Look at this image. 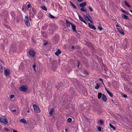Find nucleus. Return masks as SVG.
Here are the masks:
<instances>
[{
  "mask_svg": "<svg viewBox=\"0 0 132 132\" xmlns=\"http://www.w3.org/2000/svg\"><path fill=\"white\" fill-rule=\"evenodd\" d=\"M125 90L128 93L132 94V89L130 87V86L125 85L124 86Z\"/></svg>",
  "mask_w": 132,
  "mask_h": 132,
  "instance_id": "f257e3e1",
  "label": "nucleus"
},
{
  "mask_svg": "<svg viewBox=\"0 0 132 132\" xmlns=\"http://www.w3.org/2000/svg\"><path fill=\"white\" fill-rule=\"evenodd\" d=\"M0 120L1 122L4 124H6L8 123V120L5 116H1L0 118Z\"/></svg>",
  "mask_w": 132,
  "mask_h": 132,
  "instance_id": "f03ea898",
  "label": "nucleus"
},
{
  "mask_svg": "<svg viewBox=\"0 0 132 132\" xmlns=\"http://www.w3.org/2000/svg\"><path fill=\"white\" fill-rule=\"evenodd\" d=\"M28 54L32 58H33L35 56L36 53L35 51L32 49H31L28 51Z\"/></svg>",
  "mask_w": 132,
  "mask_h": 132,
  "instance_id": "7ed1b4c3",
  "label": "nucleus"
},
{
  "mask_svg": "<svg viewBox=\"0 0 132 132\" xmlns=\"http://www.w3.org/2000/svg\"><path fill=\"white\" fill-rule=\"evenodd\" d=\"M16 46L15 45H13L11 46L10 49L9 53L10 54H12L13 53H14L16 51Z\"/></svg>",
  "mask_w": 132,
  "mask_h": 132,
  "instance_id": "20e7f679",
  "label": "nucleus"
},
{
  "mask_svg": "<svg viewBox=\"0 0 132 132\" xmlns=\"http://www.w3.org/2000/svg\"><path fill=\"white\" fill-rule=\"evenodd\" d=\"M10 14L11 17L10 18V20L11 22H13L15 19V14L14 12H11Z\"/></svg>",
  "mask_w": 132,
  "mask_h": 132,
  "instance_id": "39448f33",
  "label": "nucleus"
},
{
  "mask_svg": "<svg viewBox=\"0 0 132 132\" xmlns=\"http://www.w3.org/2000/svg\"><path fill=\"white\" fill-rule=\"evenodd\" d=\"M34 109V111L36 113H39L40 111V110L39 107L35 104H34L33 105Z\"/></svg>",
  "mask_w": 132,
  "mask_h": 132,
  "instance_id": "423d86ee",
  "label": "nucleus"
},
{
  "mask_svg": "<svg viewBox=\"0 0 132 132\" xmlns=\"http://www.w3.org/2000/svg\"><path fill=\"white\" fill-rule=\"evenodd\" d=\"M24 21L26 25L27 26H29L30 24L27 16H26L24 18Z\"/></svg>",
  "mask_w": 132,
  "mask_h": 132,
  "instance_id": "0eeeda50",
  "label": "nucleus"
},
{
  "mask_svg": "<svg viewBox=\"0 0 132 132\" xmlns=\"http://www.w3.org/2000/svg\"><path fill=\"white\" fill-rule=\"evenodd\" d=\"M28 88L27 86H24L23 85L20 87L19 88L20 90L24 92H26Z\"/></svg>",
  "mask_w": 132,
  "mask_h": 132,
  "instance_id": "6e6552de",
  "label": "nucleus"
},
{
  "mask_svg": "<svg viewBox=\"0 0 132 132\" xmlns=\"http://www.w3.org/2000/svg\"><path fill=\"white\" fill-rule=\"evenodd\" d=\"M84 17L85 19H87L88 20L90 21L91 23H93V21L91 20V18L89 15L86 14V15H84Z\"/></svg>",
  "mask_w": 132,
  "mask_h": 132,
  "instance_id": "1a4fd4ad",
  "label": "nucleus"
},
{
  "mask_svg": "<svg viewBox=\"0 0 132 132\" xmlns=\"http://www.w3.org/2000/svg\"><path fill=\"white\" fill-rule=\"evenodd\" d=\"M10 73V71L9 69H4V74L6 76H7L9 75Z\"/></svg>",
  "mask_w": 132,
  "mask_h": 132,
  "instance_id": "9d476101",
  "label": "nucleus"
},
{
  "mask_svg": "<svg viewBox=\"0 0 132 132\" xmlns=\"http://www.w3.org/2000/svg\"><path fill=\"white\" fill-rule=\"evenodd\" d=\"M121 75L122 77H123V78H128V79H127V80H129L130 79V78L129 77H128L126 75V74H125L124 73H121Z\"/></svg>",
  "mask_w": 132,
  "mask_h": 132,
  "instance_id": "9b49d317",
  "label": "nucleus"
},
{
  "mask_svg": "<svg viewBox=\"0 0 132 132\" xmlns=\"http://www.w3.org/2000/svg\"><path fill=\"white\" fill-rule=\"evenodd\" d=\"M78 16L79 19L80 20L84 22L86 24H87L86 22L82 18L81 16H80L79 14L78 15Z\"/></svg>",
  "mask_w": 132,
  "mask_h": 132,
  "instance_id": "f8f14e48",
  "label": "nucleus"
},
{
  "mask_svg": "<svg viewBox=\"0 0 132 132\" xmlns=\"http://www.w3.org/2000/svg\"><path fill=\"white\" fill-rule=\"evenodd\" d=\"M71 26L72 30L74 32H76V27L75 25L73 24H71Z\"/></svg>",
  "mask_w": 132,
  "mask_h": 132,
  "instance_id": "ddd939ff",
  "label": "nucleus"
},
{
  "mask_svg": "<svg viewBox=\"0 0 132 132\" xmlns=\"http://www.w3.org/2000/svg\"><path fill=\"white\" fill-rule=\"evenodd\" d=\"M117 29L118 30L119 32L121 34H124V32L123 30L120 28H117Z\"/></svg>",
  "mask_w": 132,
  "mask_h": 132,
  "instance_id": "4468645a",
  "label": "nucleus"
},
{
  "mask_svg": "<svg viewBox=\"0 0 132 132\" xmlns=\"http://www.w3.org/2000/svg\"><path fill=\"white\" fill-rule=\"evenodd\" d=\"M102 99L103 101L104 102H106V97L105 95L104 94H103L102 96Z\"/></svg>",
  "mask_w": 132,
  "mask_h": 132,
  "instance_id": "2eb2a0df",
  "label": "nucleus"
},
{
  "mask_svg": "<svg viewBox=\"0 0 132 132\" xmlns=\"http://www.w3.org/2000/svg\"><path fill=\"white\" fill-rule=\"evenodd\" d=\"M88 25H89V27L92 29H94L95 30L96 29V28L95 27L94 25L92 24H91L90 23H88Z\"/></svg>",
  "mask_w": 132,
  "mask_h": 132,
  "instance_id": "dca6fc26",
  "label": "nucleus"
},
{
  "mask_svg": "<svg viewBox=\"0 0 132 132\" xmlns=\"http://www.w3.org/2000/svg\"><path fill=\"white\" fill-rule=\"evenodd\" d=\"M19 121L24 124H27V122L26 120L24 119H21Z\"/></svg>",
  "mask_w": 132,
  "mask_h": 132,
  "instance_id": "f3484780",
  "label": "nucleus"
},
{
  "mask_svg": "<svg viewBox=\"0 0 132 132\" xmlns=\"http://www.w3.org/2000/svg\"><path fill=\"white\" fill-rule=\"evenodd\" d=\"M86 5V2H84L82 3H81L79 4V6L81 7H83L85 6Z\"/></svg>",
  "mask_w": 132,
  "mask_h": 132,
  "instance_id": "a211bd4d",
  "label": "nucleus"
},
{
  "mask_svg": "<svg viewBox=\"0 0 132 132\" xmlns=\"http://www.w3.org/2000/svg\"><path fill=\"white\" fill-rule=\"evenodd\" d=\"M66 23L67 24V26L68 27H70V24L71 25L72 23L68 21L67 20H66Z\"/></svg>",
  "mask_w": 132,
  "mask_h": 132,
  "instance_id": "6ab92c4d",
  "label": "nucleus"
},
{
  "mask_svg": "<svg viewBox=\"0 0 132 132\" xmlns=\"http://www.w3.org/2000/svg\"><path fill=\"white\" fill-rule=\"evenodd\" d=\"M61 53V52L60 50L58 49L57 50V51L55 53V54L56 55L58 56L59 54H60Z\"/></svg>",
  "mask_w": 132,
  "mask_h": 132,
  "instance_id": "aec40b11",
  "label": "nucleus"
},
{
  "mask_svg": "<svg viewBox=\"0 0 132 132\" xmlns=\"http://www.w3.org/2000/svg\"><path fill=\"white\" fill-rule=\"evenodd\" d=\"M54 111V109L53 108L51 109L50 112V116H52L53 114V112Z\"/></svg>",
  "mask_w": 132,
  "mask_h": 132,
  "instance_id": "412c9836",
  "label": "nucleus"
},
{
  "mask_svg": "<svg viewBox=\"0 0 132 132\" xmlns=\"http://www.w3.org/2000/svg\"><path fill=\"white\" fill-rule=\"evenodd\" d=\"M98 123L99 125H102L104 124L103 121L101 120H99L98 122Z\"/></svg>",
  "mask_w": 132,
  "mask_h": 132,
  "instance_id": "4be33fe9",
  "label": "nucleus"
},
{
  "mask_svg": "<svg viewBox=\"0 0 132 132\" xmlns=\"http://www.w3.org/2000/svg\"><path fill=\"white\" fill-rule=\"evenodd\" d=\"M47 26H48L47 24L46 23L43 26L42 28L43 29H45L47 28Z\"/></svg>",
  "mask_w": 132,
  "mask_h": 132,
  "instance_id": "5701e85b",
  "label": "nucleus"
},
{
  "mask_svg": "<svg viewBox=\"0 0 132 132\" xmlns=\"http://www.w3.org/2000/svg\"><path fill=\"white\" fill-rule=\"evenodd\" d=\"M102 94L101 93H99L98 94V99H100L101 97Z\"/></svg>",
  "mask_w": 132,
  "mask_h": 132,
  "instance_id": "b1692460",
  "label": "nucleus"
},
{
  "mask_svg": "<svg viewBox=\"0 0 132 132\" xmlns=\"http://www.w3.org/2000/svg\"><path fill=\"white\" fill-rule=\"evenodd\" d=\"M27 4L26 7L27 9H29L31 7V6L29 2H27Z\"/></svg>",
  "mask_w": 132,
  "mask_h": 132,
  "instance_id": "393cba45",
  "label": "nucleus"
},
{
  "mask_svg": "<svg viewBox=\"0 0 132 132\" xmlns=\"http://www.w3.org/2000/svg\"><path fill=\"white\" fill-rule=\"evenodd\" d=\"M122 17L123 18L126 19H127L128 18V16L124 14H123L122 15Z\"/></svg>",
  "mask_w": 132,
  "mask_h": 132,
  "instance_id": "a878e982",
  "label": "nucleus"
},
{
  "mask_svg": "<svg viewBox=\"0 0 132 132\" xmlns=\"http://www.w3.org/2000/svg\"><path fill=\"white\" fill-rule=\"evenodd\" d=\"M70 4L73 7V8L75 9H76L77 8L71 2H70Z\"/></svg>",
  "mask_w": 132,
  "mask_h": 132,
  "instance_id": "bb28decb",
  "label": "nucleus"
},
{
  "mask_svg": "<svg viewBox=\"0 0 132 132\" xmlns=\"http://www.w3.org/2000/svg\"><path fill=\"white\" fill-rule=\"evenodd\" d=\"M100 86V85L98 83L96 84V86L95 87V88L96 89H98Z\"/></svg>",
  "mask_w": 132,
  "mask_h": 132,
  "instance_id": "cd10ccee",
  "label": "nucleus"
},
{
  "mask_svg": "<svg viewBox=\"0 0 132 132\" xmlns=\"http://www.w3.org/2000/svg\"><path fill=\"white\" fill-rule=\"evenodd\" d=\"M42 9L43 10L45 11H46L47 10V9L46 7L45 6H42L41 7Z\"/></svg>",
  "mask_w": 132,
  "mask_h": 132,
  "instance_id": "c85d7f7f",
  "label": "nucleus"
},
{
  "mask_svg": "<svg viewBox=\"0 0 132 132\" xmlns=\"http://www.w3.org/2000/svg\"><path fill=\"white\" fill-rule=\"evenodd\" d=\"M42 34L43 36L45 37L46 38L47 37L46 34V32H42Z\"/></svg>",
  "mask_w": 132,
  "mask_h": 132,
  "instance_id": "c756f323",
  "label": "nucleus"
},
{
  "mask_svg": "<svg viewBox=\"0 0 132 132\" xmlns=\"http://www.w3.org/2000/svg\"><path fill=\"white\" fill-rule=\"evenodd\" d=\"M107 93L109 94V95H110V96L111 97H112L113 96V94H112L109 91H108Z\"/></svg>",
  "mask_w": 132,
  "mask_h": 132,
  "instance_id": "7c9ffc66",
  "label": "nucleus"
},
{
  "mask_svg": "<svg viewBox=\"0 0 132 132\" xmlns=\"http://www.w3.org/2000/svg\"><path fill=\"white\" fill-rule=\"evenodd\" d=\"M109 125L110 127L112 128L113 130H114L116 129V128L113 125H111V124H109Z\"/></svg>",
  "mask_w": 132,
  "mask_h": 132,
  "instance_id": "2f4dec72",
  "label": "nucleus"
},
{
  "mask_svg": "<svg viewBox=\"0 0 132 132\" xmlns=\"http://www.w3.org/2000/svg\"><path fill=\"white\" fill-rule=\"evenodd\" d=\"M97 130L99 131H100L101 130V127L100 126H99L97 127Z\"/></svg>",
  "mask_w": 132,
  "mask_h": 132,
  "instance_id": "473e14b6",
  "label": "nucleus"
},
{
  "mask_svg": "<svg viewBox=\"0 0 132 132\" xmlns=\"http://www.w3.org/2000/svg\"><path fill=\"white\" fill-rule=\"evenodd\" d=\"M124 3L128 7H130V6L129 5L128 3L126 1H125Z\"/></svg>",
  "mask_w": 132,
  "mask_h": 132,
  "instance_id": "72a5a7b5",
  "label": "nucleus"
},
{
  "mask_svg": "<svg viewBox=\"0 0 132 132\" xmlns=\"http://www.w3.org/2000/svg\"><path fill=\"white\" fill-rule=\"evenodd\" d=\"M49 17L50 18H52V19H53V18H55V17L54 16H53V15H51L50 14H49Z\"/></svg>",
  "mask_w": 132,
  "mask_h": 132,
  "instance_id": "f704fd0d",
  "label": "nucleus"
},
{
  "mask_svg": "<svg viewBox=\"0 0 132 132\" xmlns=\"http://www.w3.org/2000/svg\"><path fill=\"white\" fill-rule=\"evenodd\" d=\"M36 65L34 64L32 66V67L34 69V71L36 72Z\"/></svg>",
  "mask_w": 132,
  "mask_h": 132,
  "instance_id": "c9c22d12",
  "label": "nucleus"
},
{
  "mask_svg": "<svg viewBox=\"0 0 132 132\" xmlns=\"http://www.w3.org/2000/svg\"><path fill=\"white\" fill-rule=\"evenodd\" d=\"M72 119L71 118H69L67 119V121L68 122H71L72 121Z\"/></svg>",
  "mask_w": 132,
  "mask_h": 132,
  "instance_id": "e433bc0d",
  "label": "nucleus"
},
{
  "mask_svg": "<svg viewBox=\"0 0 132 132\" xmlns=\"http://www.w3.org/2000/svg\"><path fill=\"white\" fill-rule=\"evenodd\" d=\"M3 15L2 14H0V20H2V18Z\"/></svg>",
  "mask_w": 132,
  "mask_h": 132,
  "instance_id": "4c0bfd02",
  "label": "nucleus"
},
{
  "mask_svg": "<svg viewBox=\"0 0 132 132\" xmlns=\"http://www.w3.org/2000/svg\"><path fill=\"white\" fill-rule=\"evenodd\" d=\"M14 97V95H12L10 96V98L11 99H12Z\"/></svg>",
  "mask_w": 132,
  "mask_h": 132,
  "instance_id": "58836bf2",
  "label": "nucleus"
},
{
  "mask_svg": "<svg viewBox=\"0 0 132 132\" xmlns=\"http://www.w3.org/2000/svg\"><path fill=\"white\" fill-rule=\"evenodd\" d=\"M121 11L123 12L124 13H125L126 14H128V13H127V11H125V10H123L122 9Z\"/></svg>",
  "mask_w": 132,
  "mask_h": 132,
  "instance_id": "ea45409f",
  "label": "nucleus"
},
{
  "mask_svg": "<svg viewBox=\"0 0 132 132\" xmlns=\"http://www.w3.org/2000/svg\"><path fill=\"white\" fill-rule=\"evenodd\" d=\"M98 29L100 30H102L103 29V28L101 26H100L98 27Z\"/></svg>",
  "mask_w": 132,
  "mask_h": 132,
  "instance_id": "a19ab883",
  "label": "nucleus"
},
{
  "mask_svg": "<svg viewBox=\"0 0 132 132\" xmlns=\"http://www.w3.org/2000/svg\"><path fill=\"white\" fill-rule=\"evenodd\" d=\"M32 10L33 13H34V14H35L36 13V10L35 9L32 8Z\"/></svg>",
  "mask_w": 132,
  "mask_h": 132,
  "instance_id": "79ce46f5",
  "label": "nucleus"
},
{
  "mask_svg": "<svg viewBox=\"0 0 132 132\" xmlns=\"http://www.w3.org/2000/svg\"><path fill=\"white\" fill-rule=\"evenodd\" d=\"M86 9L85 8H83V7H82V8L81 9V11H83L85 12V11H86Z\"/></svg>",
  "mask_w": 132,
  "mask_h": 132,
  "instance_id": "37998d69",
  "label": "nucleus"
},
{
  "mask_svg": "<svg viewBox=\"0 0 132 132\" xmlns=\"http://www.w3.org/2000/svg\"><path fill=\"white\" fill-rule=\"evenodd\" d=\"M29 15L30 16L32 17H33L34 16V15L33 13L31 12H30Z\"/></svg>",
  "mask_w": 132,
  "mask_h": 132,
  "instance_id": "c03bdc74",
  "label": "nucleus"
},
{
  "mask_svg": "<svg viewBox=\"0 0 132 132\" xmlns=\"http://www.w3.org/2000/svg\"><path fill=\"white\" fill-rule=\"evenodd\" d=\"M3 13L4 14L6 15H7L8 14V12L6 11H4Z\"/></svg>",
  "mask_w": 132,
  "mask_h": 132,
  "instance_id": "a18cd8bd",
  "label": "nucleus"
},
{
  "mask_svg": "<svg viewBox=\"0 0 132 132\" xmlns=\"http://www.w3.org/2000/svg\"><path fill=\"white\" fill-rule=\"evenodd\" d=\"M99 80L100 81H101L102 82V83H103V84H104V83H103V79H102V78H100L99 79Z\"/></svg>",
  "mask_w": 132,
  "mask_h": 132,
  "instance_id": "49530a36",
  "label": "nucleus"
},
{
  "mask_svg": "<svg viewBox=\"0 0 132 132\" xmlns=\"http://www.w3.org/2000/svg\"><path fill=\"white\" fill-rule=\"evenodd\" d=\"M89 9L91 12H92L93 11V10L91 7H89Z\"/></svg>",
  "mask_w": 132,
  "mask_h": 132,
  "instance_id": "de8ad7c7",
  "label": "nucleus"
},
{
  "mask_svg": "<svg viewBox=\"0 0 132 132\" xmlns=\"http://www.w3.org/2000/svg\"><path fill=\"white\" fill-rule=\"evenodd\" d=\"M122 96L124 97H127V96L126 94H124Z\"/></svg>",
  "mask_w": 132,
  "mask_h": 132,
  "instance_id": "09e8293b",
  "label": "nucleus"
},
{
  "mask_svg": "<svg viewBox=\"0 0 132 132\" xmlns=\"http://www.w3.org/2000/svg\"><path fill=\"white\" fill-rule=\"evenodd\" d=\"M11 110V112H16V110L15 109H14L13 110Z\"/></svg>",
  "mask_w": 132,
  "mask_h": 132,
  "instance_id": "8fccbe9b",
  "label": "nucleus"
},
{
  "mask_svg": "<svg viewBox=\"0 0 132 132\" xmlns=\"http://www.w3.org/2000/svg\"><path fill=\"white\" fill-rule=\"evenodd\" d=\"M5 129L7 132H8L9 130V129L7 128H5Z\"/></svg>",
  "mask_w": 132,
  "mask_h": 132,
  "instance_id": "3c124183",
  "label": "nucleus"
},
{
  "mask_svg": "<svg viewBox=\"0 0 132 132\" xmlns=\"http://www.w3.org/2000/svg\"><path fill=\"white\" fill-rule=\"evenodd\" d=\"M48 43L47 42H46L44 44V46H46L48 44Z\"/></svg>",
  "mask_w": 132,
  "mask_h": 132,
  "instance_id": "603ef678",
  "label": "nucleus"
},
{
  "mask_svg": "<svg viewBox=\"0 0 132 132\" xmlns=\"http://www.w3.org/2000/svg\"><path fill=\"white\" fill-rule=\"evenodd\" d=\"M84 73L86 74H88V72H87V71H84Z\"/></svg>",
  "mask_w": 132,
  "mask_h": 132,
  "instance_id": "864d4df0",
  "label": "nucleus"
},
{
  "mask_svg": "<svg viewBox=\"0 0 132 132\" xmlns=\"http://www.w3.org/2000/svg\"><path fill=\"white\" fill-rule=\"evenodd\" d=\"M80 65V62L79 61H78V66L77 67H78Z\"/></svg>",
  "mask_w": 132,
  "mask_h": 132,
  "instance_id": "5fc2aeb1",
  "label": "nucleus"
},
{
  "mask_svg": "<svg viewBox=\"0 0 132 132\" xmlns=\"http://www.w3.org/2000/svg\"><path fill=\"white\" fill-rule=\"evenodd\" d=\"M25 112L24 111H23L22 113V114L23 116L25 115V114H24Z\"/></svg>",
  "mask_w": 132,
  "mask_h": 132,
  "instance_id": "6e6d98bb",
  "label": "nucleus"
},
{
  "mask_svg": "<svg viewBox=\"0 0 132 132\" xmlns=\"http://www.w3.org/2000/svg\"><path fill=\"white\" fill-rule=\"evenodd\" d=\"M83 0H78L77 1L79 2H81Z\"/></svg>",
  "mask_w": 132,
  "mask_h": 132,
  "instance_id": "4d7b16f0",
  "label": "nucleus"
},
{
  "mask_svg": "<svg viewBox=\"0 0 132 132\" xmlns=\"http://www.w3.org/2000/svg\"><path fill=\"white\" fill-rule=\"evenodd\" d=\"M105 90H106V92H107V91H109L107 89V88H106L105 87Z\"/></svg>",
  "mask_w": 132,
  "mask_h": 132,
  "instance_id": "13d9d810",
  "label": "nucleus"
},
{
  "mask_svg": "<svg viewBox=\"0 0 132 132\" xmlns=\"http://www.w3.org/2000/svg\"><path fill=\"white\" fill-rule=\"evenodd\" d=\"M2 69V67L0 65V69Z\"/></svg>",
  "mask_w": 132,
  "mask_h": 132,
  "instance_id": "bf43d9fd",
  "label": "nucleus"
},
{
  "mask_svg": "<svg viewBox=\"0 0 132 132\" xmlns=\"http://www.w3.org/2000/svg\"><path fill=\"white\" fill-rule=\"evenodd\" d=\"M13 132H18L16 131V130H14L13 131Z\"/></svg>",
  "mask_w": 132,
  "mask_h": 132,
  "instance_id": "052dcab7",
  "label": "nucleus"
},
{
  "mask_svg": "<svg viewBox=\"0 0 132 132\" xmlns=\"http://www.w3.org/2000/svg\"><path fill=\"white\" fill-rule=\"evenodd\" d=\"M71 48L72 49H74V47L73 46H72Z\"/></svg>",
  "mask_w": 132,
  "mask_h": 132,
  "instance_id": "680f3d73",
  "label": "nucleus"
},
{
  "mask_svg": "<svg viewBox=\"0 0 132 132\" xmlns=\"http://www.w3.org/2000/svg\"><path fill=\"white\" fill-rule=\"evenodd\" d=\"M119 26L118 24H117L116 25V27H119Z\"/></svg>",
  "mask_w": 132,
  "mask_h": 132,
  "instance_id": "e2e57ef3",
  "label": "nucleus"
},
{
  "mask_svg": "<svg viewBox=\"0 0 132 132\" xmlns=\"http://www.w3.org/2000/svg\"><path fill=\"white\" fill-rule=\"evenodd\" d=\"M68 129H65V131L66 132H67L68 131Z\"/></svg>",
  "mask_w": 132,
  "mask_h": 132,
  "instance_id": "0e129e2a",
  "label": "nucleus"
},
{
  "mask_svg": "<svg viewBox=\"0 0 132 132\" xmlns=\"http://www.w3.org/2000/svg\"><path fill=\"white\" fill-rule=\"evenodd\" d=\"M129 11L132 13V10H130Z\"/></svg>",
  "mask_w": 132,
  "mask_h": 132,
  "instance_id": "69168bd1",
  "label": "nucleus"
},
{
  "mask_svg": "<svg viewBox=\"0 0 132 132\" xmlns=\"http://www.w3.org/2000/svg\"><path fill=\"white\" fill-rule=\"evenodd\" d=\"M27 112L28 113H29V111H27Z\"/></svg>",
  "mask_w": 132,
  "mask_h": 132,
  "instance_id": "338daca9",
  "label": "nucleus"
},
{
  "mask_svg": "<svg viewBox=\"0 0 132 132\" xmlns=\"http://www.w3.org/2000/svg\"><path fill=\"white\" fill-rule=\"evenodd\" d=\"M112 101L113 102V99H112Z\"/></svg>",
  "mask_w": 132,
  "mask_h": 132,
  "instance_id": "774afa93",
  "label": "nucleus"
}]
</instances>
